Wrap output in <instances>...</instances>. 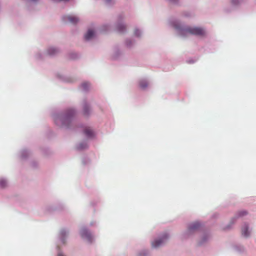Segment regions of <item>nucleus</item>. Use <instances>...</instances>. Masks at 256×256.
<instances>
[{
	"mask_svg": "<svg viewBox=\"0 0 256 256\" xmlns=\"http://www.w3.org/2000/svg\"><path fill=\"white\" fill-rule=\"evenodd\" d=\"M168 238L167 234H164L160 239L157 240L152 243V246L154 248H158L166 242Z\"/></svg>",
	"mask_w": 256,
	"mask_h": 256,
	"instance_id": "obj_3",
	"label": "nucleus"
},
{
	"mask_svg": "<svg viewBox=\"0 0 256 256\" xmlns=\"http://www.w3.org/2000/svg\"><path fill=\"white\" fill-rule=\"evenodd\" d=\"M242 234L244 237H248L250 236V232H248V226L246 225L242 228Z\"/></svg>",
	"mask_w": 256,
	"mask_h": 256,
	"instance_id": "obj_8",
	"label": "nucleus"
},
{
	"mask_svg": "<svg viewBox=\"0 0 256 256\" xmlns=\"http://www.w3.org/2000/svg\"><path fill=\"white\" fill-rule=\"evenodd\" d=\"M170 1L172 4H176L178 2V0H170Z\"/></svg>",
	"mask_w": 256,
	"mask_h": 256,
	"instance_id": "obj_19",
	"label": "nucleus"
},
{
	"mask_svg": "<svg viewBox=\"0 0 256 256\" xmlns=\"http://www.w3.org/2000/svg\"><path fill=\"white\" fill-rule=\"evenodd\" d=\"M94 32L92 30H90L84 36L86 40H89L94 36Z\"/></svg>",
	"mask_w": 256,
	"mask_h": 256,
	"instance_id": "obj_7",
	"label": "nucleus"
},
{
	"mask_svg": "<svg viewBox=\"0 0 256 256\" xmlns=\"http://www.w3.org/2000/svg\"><path fill=\"white\" fill-rule=\"evenodd\" d=\"M7 186V182L4 179H0V187L4 188Z\"/></svg>",
	"mask_w": 256,
	"mask_h": 256,
	"instance_id": "obj_13",
	"label": "nucleus"
},
{
	"mask_svg": "<svg viewBox=\"0 0 256 256\" xmlns=\"http://www.w3.org/2000/svg\"><path fill=\"white\" fill-rule=\"evenodd\" d=\"M200 226V224L198 222H194L190 225L188 228L190 232H192L195 230H197Z\"/></svg>",
	"mask_w": 256,
	"mask_h": 256,
	"instance_id": "obj_6",
	"label": "nucleus"
},
{
	"mask_svg": "<svg viewBox=\"0 0 256 256\" xmlns=\"http://www.w3.org/2000/svg\"><path fill=\"white\" fill-rule=\"evenodd\" d=\"M80 234L82 238L90 242H92V236L86 228L82 229L80 231Z\"/></svg>",
	"mask_w": 256,
	"mask_h": 256,
	"instance_id": "obj_4",
	"label": "nucleus"
},
{
	"mask_svg": "<svg viewBox=\"0 0 256 256\" xmlns=\"http://www.w3.org/2000/svg\"><path fill=\"white\" fill-rule=\"evenodd\" d=\"M58 256H62V254H58Z\"/></svg>",
	"mask_w": 256,
	"mask_h": 256,
	"instance_id": "obj_21",
	"label": "nucleus"
},
{
	"mask_svg": "<svg viewBox=\"0 0 256 256\" xmlns=\"http://www.w3.org/2000/svg\"><path fill=\"white\" fill-rule=\"evenodd\" d=\"M84 134L88 138H92L94 136L93 131L89 128H86L84 130Z\"/></svg>",
	"mask_w": 256,
	"mask_h": 256,
	"instance_id": "obj_9",
	"label": "nucleus"
},
{
	"mask_svg": "<svg viewBox=\"0 0 256 256\" xmlns=\"http://www.w3.org/2000/svg\"><path fill=\"white\" fill-rule=\"evenodd\" d=\"M64 18L66 20H68L70 23L72 24H76L79 20L78 18L70 16H66L64 17Z\"/></svg>",
	"mask_w": 256,
	"mask_h": 256,
	"instance_id": "obj_5",
	"label": "nucleus"
},
{
	"mask_svg": "<svg viewBox=\"0 0 256 256\" xmlns=\"http://www.w3.org/2000/svg\"><path fill=\"white\" fill-rule=\"evenodd\" d=\"M126 30V26L122 24H118L117 26V30L118 31L122 33L125 32Z\"/></svg>",
	"mask_w": 256,
	"mask_h": 256,
	"instance_id": "obj_11",
	"label": "nucleus"
},
{
	"mask_svg": "<svg viewBox=\"0 0 256 256\" xmlns=\"http://www.w3.org/2000/svg\"><path fill=\"white\" fill-rule=\"evenodd\" d=\"M87 109L88 110V108L87 106H86L84 108L85 114L87 113Z\"/></svg>",
	"mask_w": 256,
	"mask_h": 256,
	"instance_id": "obj_20",
	"label": "nucleus"
},
{
	"mask_svg": "<svg viewBox=\"0 0 256 256\" xmlns=\"http://www.w3.org/2000/svg\"><path fill=\"white\" fill-rule=\"evenodd\" d=\"M74 114V110H70L66 116L56 118V122L58 124L59 121H61L64 126H66L68 127V124L71 122L72 118Z\"/></svg>",
	"mask_w": 256,
	"mask_h": 256,
	"instance_id": "obj_2",
	"label": "nucleus"
},
{
	"mask_svg": "<svg viewBox=\"0 0 256 256\" xmlns=\"http://www.w3.org/2000/svg\"><path fill=\"white\" fill-rule=\"evenodd\" d=\"M232 2L233 4L236 5L239 2V0H232Z\"/></svg>",
	"mask_w": 256,
	"mask_h": 256,
	"instance_id": "obj_17",
	"label": "nucleus"
},
{
	"mask_svg": "<svg viewBox=\"0 0 256 256\" xmlns=\"http://www.w3.org/2000/svg\"><path fill=\"white\" fill-rule=\"evenodd\" d=\"M87 148V144H80L78 146V150H83Z\"/></svg>",
	"mask_w": 256,
	"mask_h": 256,
	"instance_id": "obj_15",
	"label": "nucleus"
},
{
	"mask_svg": "<svg viewBox=\"0 0 256 256\" xmlns=\"http://www.w3.org/2000/svg\"><path fill=\"white\" fill-rule=\"evenodd\" d=\"M180 34L182 36H188L190 34L203 36L205 35L204 30L200 28L188 27L181 30Z\"/></svg>",
	"mask_w": 256,
	"mask_h": 256,
	"instance_id": "obj_1",
	"label": "nucleus"
},
{
	"mask_svg": "<svg viewBox=\"0 0 256 256\" xmlns=\"http://www.w3.org/2000/svg\"><path fill=\"white\" fill-rule=\"evenodd\" d=\"M247 212L245 211L240 212L238 214L239 216H242L246 215Z\"/></svg>",
	"mask_w": 256,
	"mask_h": 256,
	"instance_id": "obj_16",
	"label": "nucleus"
},
{
	"mask_svg": "<svg viewBox=\"0 0 256 256\" xmlns=\"http://www.w3.org/2000/svg\"><path fill=\"white\" fill-rule=\"evenodd\" d=\"M135 34L138 36H140V32L138 30H136L135 31Z\"/></svg>",
	"mask_w": 256,
	"mask_h": 256,
	"instance_id": "obj_18",
	"label": "nucleus"
},
{
	"mask_svg": "<svg viewBox=\"0 0 256 256\" xmlns=\"http://www.w3.org/2000/svg\"><path fill=\"white\" fill-rule=\"evenodd\" d=\"M90 84L88 82H84L82 84V87L84 90H87L88 88L90 87Z\"/></svg>",
	"mask_w": 256,
	"mask_h": 256,
	"instance_id": "obj_14",
	"label": "nucleus"
},
{
	"mask_svg": "<svg viewBox=\"0 0 256 256\" xmlns=\"http://www.w3.org/2000/svg\"><path fill=\"white\" fill-rule=\"evenodd\" d=\"M107 2H110L111 0H106Z\"/></svg>",
	"mask_w": 256,
	"mask_h": 256,
	"instance_id": "obj_22",
	"label": "nucleus"
},
{
	"mask_svg": "<svg viewBox=\"0 0 256 256\" xmlns=\"http://www.w3.org/2000/svg\"><path fill=\"white\" fill-rule=\"evenodd\" d=\"M148 86V82L145 80H142L140 82V86L142 88L144 89L146 88Z\"/></svg>",
	"mask_w": 256,
	"mask_h": 256,
	"instance_id": "obj_12",
	"label": "nucleus"
},
{
	"mask_svg": "<svg viewBox=\"0 0 256 256\" xmlns=\"http://www.w3.org/2000/svg\"><path fill=\"white\" fill-rule=\"evenodd\" d=\"M48 52L50 56H54L58 52V50L54 48H50L48 49Z\"/></svg>",
	"mask_w": 256,
	"mask_h": 256,
	"instance_id": "obj_10",
	"label": "nucleus"
}]
</instances>
